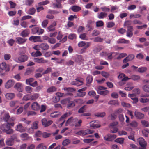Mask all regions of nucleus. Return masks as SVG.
I'll return each instance as SVG.
<instances>
[{
    "mask_svg": "<svg viewBox=\"0 0 149 149\" xmlns=\"http://www.w3.org/2000/svg\"><path fill=\"white\" fill-rule=\"evenodd\" d=\"M61 103L66 104L67 107L68 109L72 108L75 106V103L70 100V98H67L61 101Z\"/></svg>",
    "mask_w": 149,
    "mask_h": 149,
    "instance_id": "nucleus-1",
    "label": "nucleus"
},
{
    "mask_svg": "<svg viewBox=\"0 0 149 149\" xmlns=\"http://www.w3.org/2000/svg\"><path fill=\"white\" fill-rule=\"evenodd\" d=\"M94 132L93 130L87 129L85 130L79 131L77 132L76 134L78 135L81 136H85L90 134L93 133Z\"/></svg>",
    "mask_w": 149,
    "mask_h": 149,
    "instance_id": "nucleus-2",
    "label": "nucleus"
},
{
    "mask_svg": "<svg viewBox=\"0 0 149 149\" xmlns=\"http://www.w3.org/2000/svg\"><path fill=\"white\" fill-rule=\"evenodd\" d=\"M28 57L27 55H23L20 56L18 58H15V60L18 63L24 62L27 60Z\"/></svg>",
    "mask_w": 149,
    "mask_h": 149,
    "instance_id": "nucleus-3",
    "label": "nucleus"
},
{
    "mask_svg": "<svg viewBox=\"0 0 149 149\" xmlns=\"http://www.w3.org/2000/svg\"><path fill=\"white\" fill-rule=\"evenodd\" d=\"M78 121V119L77 118H73L72 117H71L68 119L66 123V125L67 126L68 125H75Z\"/></svg>",
    "mask_w": 149,
    "mask_h": 149,
    "instance_id": "nucleus-4",
    "label": "nucleus"
},
{
    "mask_svg": "<svg viewBox=\"0 0 149 149\" xmlns=\"http://www.w3.org/2000/svg\"><path fill=\"white\" fill-rule=\"evenodd\" d=\"M115 53L114 52H111L110 53H108L105 52H102L100 54V55L101 56H107L108 59L109 60H111L113 58V57L112 56V55ZM118 54L117 53H115L116 55H118Z\"/></svg>",
    "mask_w": 149,
    "mask_h": 149,
    "instance_id": "nucleus-5",
    "label": "nucleus"
},
{
    "mask_svg": "<svg viewBox=\"0 0 149 149\" xmlns=\"http://www.w3.org/2000/svg\"><path fill=\"white\" fill-rule=\"evenodd\" d=\"M40 96L39 93H34L32 95H29L27 96V97L26 99H25L26 100H33L37 99Z\"/></svg>",
    "mask_w": 149,
    "mask_h": 149,
    "instance_id": "nucleus-6",
    "label": "nucleus"
},
{
    "mask_svg": "<svg viewBox=\"0 0 149 149\" xmlns=\"http://www.w3.org/2000/svg\"><path fill=\"white\" fill-rule=\"evenodd\" d=\"M140 77L139 75H133L130 78H128L127 77H126L122 79V81H127L130 79H132L134 81H136L139 80Z\"/></svg>",
    "mask_w": 149,
    "mask_h": 149,
    "instance_id": "nucleus-7",
    "label": "nucleus"
},
{
    "mask_svg": "<svg viewBox=\"0 0 149 149\" xmlns=\"http://www.w3.org/2000/svg\"><path fill=\"white\" fill-rule=\"evenodd\" d=\"M86 89V88L85 87L82 88L78 90L77 91L78 93L77 94V96L80 97H83L85 96L86 94V93L84 91H85Z\"/></svg>",
    "mask_w": 149,
    "mask_h": 149,
    "instance_id": "nucleus-8",
    "label": "nucleus"
},
{
    "mask_svg": "<svg viewBox=\"0 0 149 149\" xmlns=\"http://www.w3.org/2000/svg\"><path fill=\"white\" fill-rule=\"evenodd\" d=\"M0 69L2 71L5 70L6 72L10 70L9 67L7 66L6 63L4 62H3L0 64Z\"/></svg>",
    "mask_w": 149,
    "mask_h": 149,
    "instance_id": "nucleus-9",
    "label": "nucleus"
},
{
    "mask_svg": "<svg viewBox=\"0 0 149 149\" xmlns=\"http://www.w3.org/2000/svg\"><path fill=\"white\" fill-rule=\"evenodd\" d=\"M133 28L132 26H127L126 36L128 37H131L133 36Z\"/></svg>",
    "mask_w": 149,
    "mask_h": 149,
    "instance_id": "nucleus-10",
    "label": "nucleus"
},
{
    "mask_svg": "<svg viewBox=\"0 0 149 149\" xmlns=\"http://www.w3.org/2000/svg\"><path fill=\"white\" fill-rule=\"evenodd\" d=\"M41 121L42 125L45 127L49 126L52 123V120L47 121L45 118L42 119Z\"/></svg>",
    "mask_w": 149,
    "mask_h": 149,
    "instance_id": "nucleus-11",
    "label": "nucleus"
},
{
    "mask_svg": "<svg viewBox=\"0 0 149 149\" xmlns=\"http://www.w3.org/2000/svg\"><path fill=\"white\" fill-rule=\"evenodd\" d=\"M14 88L19 92H22L23 91L22 84L19 82L16 83L14 86Z\"/></svg>",
    "mask_w": 149,
    "mask_h": 149,
    "instance_id": "nucleus-12",
    "label": "nucleus"
},
{
    "mask_svg": "<svg viewBox=\"0 0 149 149\" xmlns=\"http://www.w3.org/2000/svg\"><path fill=\"white\" fill-rule=\"evenodd\" d=\"M16 131L20 132H24L25 131L24 127L21 123H19L15 127Z\"/></svg>",
    "mask_w": 149,
    "mask_h": 149,
    "instance_id": "nucleus-13",
    "label": "nucleus"
},
{
    "mask_svg": "<svg viewBox=\"0 0 149 149\" xmlns=\"http://www.w3.org/2000/svg\"><path fill=\"white\" fill-rule=\"evenodd\" d=\"M14 83L15 82L13 80H9L5 84V87L7 89H9L13 86Z\"/></svg>",
    "mask_w": 149,
    "mask_h": 149,
    "instance_id": "nucleus-14",
    "label": "nucleus"
},
{
    "mask_svg": "<svg viewBox=\"0 0 149 149\" xmlns=\"http://www.w3.org/2000/svg\"><path fill=\"white\" fill-rule=\"evenodd\" d=\"M90 125L93 128H98L100 127V123L98 121H93L90 123Z\"/></svg>",
    "mask_w": 149,
    "mask_h": 149,
    "instance_id": "nucleus-15",
    "label": "nucleus"
},
{
    "mask_svg": "<svg viewBox=\"0 0 149 149\" xmlns=\"http://www.w3.org/2000/svg\"><path fill=\"white\" fill-rule=\"evenodd\" d=\"M34 61L39 63H46L48 62V61L45 60L43 58H35L34 59Z\"/></svg>",
    "mask_w": 149,
    "mask_h": 149,
    "instance_id": "nucleus-16",
    "label": "nucleus"
},
{
    "mask_svg": "<svg viewBox=\"0 0 149 149\" xmlns=\"http://www.w3.org/2000/svg\"><path fill=\"white\" fill-rule=\"evenodd\" d=\"M30 41H33L34 42H42L40 39V36H31L29 38Z\"/></svg>",
    "mask_w": 149,
    "mask_h": 149,
    "instance_id": "nucleus-17",
    "label": "nucleus"
},
{
    "mask_svg": "<svg viewBox=\"0 0 149 149\" xmlns=\"http://www.w3.org/2000/svg\"><path fill=\"white\" fill-rule=\"evenodd\" d=\"M16 42L19 44H22L26 41L27 39L21 37H17L16 38Z\"/></svg>",
    "mask_w": 149,
    "mask_h": 149,
    "instance_id": "nucleus-18",
    "label": "nucleus"
},
{
    "mask_svg": "<svg viewBox=\"0 0 149 149\" xmlns=\"http://www.w3.org/2000/svg\"><path fill=\"white\" fill-rule=\"evenodd\" d=\"M5 96L7 99L11 100L15 97V94L13 93H8L5 94Z\"/></svg>",
    "mask_w": 149,
    "mask_h": 149,
    "instance_id": "nucleus-19",
    "label": "nucleus"
},
{
    "mask_svg": "<svg viewBox=\"0 0 149 149\" xmlns=\"http://www.w3.org/2000/svg\"><path fill=\"white\" fill-rule=\"evenodd\" d=\"M56 25V22H53L52 24L49 27L47 28V29L48 30L49 32L55 30V26Z\"/></svg>",
    "mask_w": 149,
    "mask_h": 149,
    "instance_id": "nucleus-20",
    "label": "nucleus"
},
{
    "mask_svg": "<svg viewBox=\"0 0 149 149\" xmlns=\"http://www.w3.org/2000/svg\"><path fill=\"white\" fill-rule=\"evenodd\" d=\"M40 108V106L36 102H34L32 103L31 105L32 109L34 110H38Z\"/></svg>",
    "mask_w": 149,
    "mask_h": 149,
    "instance_id": "nucleus-21",
    "label": "nucleus"
},
{
    "mask_svg": "<svg viewBox=\"0 0 149 149\" xmlns=\"http://www.w3.org/2000/svg\"><path fill=\"white\" fill-rule=\"evenodd\" d=\"M40 48L43 50H47L49 48V46L46 43H43L40 44Z\"/></svg>",
    "mask_w": 149,
    "mask_h": 149,
    "instance_id": "nucleus-22",
    "label": "nucleus"
},
{
    "mask_svg": "<svg viewBox=\"0 0 149 149\" xmlns=\"http://www.w3.org/2000/svg\"><path fill=\"white\" fill-rule=\"evenodd\" d=\"M29 33L30 31L29 30L25 29L21 32L20 35L23 37H26L29 35Z\"/></svg>",
    "mask_w": 149,
    "mask_h": 149,
    "instance_id": "nucleus-23",
    "label": "nucleus"
},
{
    "mask_svg": "<svg viewBox=\"0 0 149 149\" xmlns=\"http://www.w3.org/2000/svg\"><path fill=\"white\" fill-rule=\"evenodd\" d=\"M31 56L33 57H37L39 56H41L42 53L40 51H37L36 52H33L31 53Z\"/></svg>",
    "mask_w": 149,
    "mask_h": 149,
    "instance_id": "nucleus-24",
    "label": "nucleus"
},
{
    "mask_svg": "<svg viewBox=\"0 0 149 149\" xmlns=\"http://www.w3.org/2000/svg\"><path fill=\"white\" fill-rule=\"evenodd\" d=\"M134 115L136 118L141 119L144 117V115L140 112L135 111L134 112Z\"/></svg>",
    "mask_w": 149,
    "mask_h": 149,
    "instance_id": "nucleus-25",
    "label": "nucleus"
},
{
    "mask_svg": "<svg viewBox=\"0 0 149 149\" xmlns=\"http://www.w3.org/2000/svg\"><path fill=\"white\" fill-rule=\"evenodd\" d=\"M75 60L76 62L78 63H80L81 62L83 61L82 56L79 55H76Z\"/></svg>",
    "mask_w": 149,
    "mask_h": 149,
    "instance_id": "nucleus-26",
    "label": "nucleus"
},
{
    "mask_svg": "<svg viewBox=\"0 0 149 149\" xmlns=\"http://www.w3.org/2000/svg\"><path fill=\"white\" fill-rule=\"evenodd\" d=\"M57 90V88L55 86H52L48 88L46 91L48 93H53L56 92Z\"/></svg>",
    "mask_w": 149,
    "mask_h": 149,
    "instance_id": "nucleus-27",
    "label": "nucleus"
},
{
    "mask_svg": "<svg viewBox=\"0 0 149 149\" xmlns=\"http://www.w3.org/2000/svg\"><path fill=\"white\" fill-rule=\"evenodd\" d=\"M107 13H106L102 12H101L98 14L97 17L100 19H104L107 17Z\"/></svg>",
    "mask_w": 149,
    "mask_h": 149,
    "instance_id": "nucleus-28",
    "label": "nucleus"
},
{
    "mask_svg": "<svg viewBox=\"0 0 149 149\" xmlns=\"http://www.w3.org/2000/svg\"><path fill=\"white\" fill-rule=\"evenodd\" d=\"M8 124H3L1 125L0 127V129L3 132H5L7 130L10 128L9 126H8Z\"/></svg>",
    "mask_w": 149,
    "mask_h": 149,
    "instance_id": "nucleus-29",
    "label": "nucleus"
},
{
    "mask_svg": "<svg viewBox=\"0 0 149 149\" xmlns=\"http://www.w3.org/2000/svg\"><path fill=\"white\" fill-rule=\"evenodd\" d=\"M14 143V140L12 138H8L6 139V143L7 145L12 146L13 144Z\"/></svg>",
    "mask_w": 149,
    "mask_h": 149,
    "instance_id": "nucleus-30",
    "label": "nucleus"
},
{
    "mask_svg": "<svg viewBox=\"0 0 149 149\" xmlns=\"http://www.w3.org/2000/svg\"><path fill=\"white\" fill-rule=\"evenodd\" d=\"M118 44L119 43H126L128 44L129 42V40H125L123 38H120L117 41Z\"/></svg>",
    "mask_w": 149,
    "mask_h": 149,
    "instance_id": "nucleus-31",
    "label": "nucleus"
},
{
    "mask_svg": "<svg viewBox=\"0 0 149 149\" xmlns=\"http://www.w3.org/2000/svg\"><path fill=\"white\" fill-rule=\"evenodd\" d=\"M19 104V102L18 100H13L11 101L9 103V105L11 107H13L15 105H18Z\"/></svg>",
    "mask_w": 149,
    "mask_h": 149,
    "instance_id": "nucleus-32",
    "label": "nucleus"
},
{
    "mask_svg": "<svg viewBox=\"0 0 149 149\" xmlns=\"http://www.w3.org/2000/svg\"><path fill=\"white\" fill-rule=\"evenodd\" d=\"M119 7L117 6H111L110 11L111 12H117L118 11Z\"/></svg>",
    "mask_w": 149,
    "mask_h": 149,
    "instance_id": "nucleus-33",
    "label": "nucleus"
},
{
    "mask_svg": "<svg viewBox=\"0 0 149 149\" xmlns=\"http://www.w3.org/2000/svg\"><path fill=\"white\" fill-rule=\"evenodd\" d=\"M108 104L109 105H118L119 103L118 100H112L109 101Z\"/></svg>",
    "mask_w": 149,
    "mask_h": 149,
    "instance_id": "nucleus-34",
    "label": "nucleus"
},
{
    "mask_svg": "<svg viewBox=\"0 0 149 149\" xmlns=\"http://www.w3.org/2000/svg\"><path fill=\"white\" fill-rule=\"evenodd\" d=\"M75 80L79 83V85H78L77 86L82 85L84 84V80L83 78H77L75 79Z\"/></svg>",
    "mask_w": 149,
    "mask_h": 149,
    "instance_id": "nucleus-35",
    "label": "nucleus"
},
{
    "mask_svg": "<svg viewBox=\"0 0 149 149\" xmlns=\"http://www.w3.org/2000/svg\"><path fill=\"white\" fill-rule=\"evenodd\" d=\"M61 115L59 112L56 111L51 113L50 116L52 118H56Z\"/></svg>",
    "mask_w": 149,
    "mask_h": 149,
    "instance_id": "nucleus-36",
    "label": "nucleus"
},
{
    "mask_svg": "<svg viewBox=\"0 0 149 149\" xmlns=\"http://www.w3.org/2000/svg\"><path fill=\"white\" fill-rule=\"evenodd\" d=\"M109 91L108 90L102 91H98V93L100 95L105 96L109 93Z\"/></svg>",
    "mask_w": 149,
    "mask_h": 149,
    "instance_id": "nucleus-37",
    "label": "nucleus"
},
{
    "mask_svg": "<svg viewBox=\"0 0 149 149\" xmlns=\"http://www.w3.org/2000/svg\"><path fill=\"white\" fill-rule=\"evenodd\" d=\"M115 25L113 22H109L106 23V26L108 28H111L113 27Z\"/></svg>",
    "mask_w": 149,
    "mask_h": 149,
    "instance_id": "nucleus-38",
    "label": "nucleus"
},
{
    "mask_svg": "<svg viewBox=\"0 0 149 149\" xmlns=\"http://www.w3.org/2000/svg\"><path fill=\"white\" fill-rule=\"evenodd\" d=\"M47 147L42 143L39 144L36 147V149H46Z\"/></svg>",
    "mask_w": 149,
    "mask_h": 149,
    "instance_id": "nucleus-39",
    "label": "nucleus"
},
{
    "mask_svg": "<svg viewBox=\"0 0 149 149\" xmlns=\"http://www.w3.org/2000/svg\"><path fill=\"white\" fill-rule=\"evenodd\" d=\"M124 139L123 138H119L116 139L115 141V142L120 144H122L124 141Z\"/></svg>",
    "mask_w": 149,
    "mask_h": 149,
    "instance_id": "nucleus-40",
    "label": "nucleus"
},
{
    "mask_svg": "<svg viewBox=\"0 0 149 149\" xmlns=\"http://www.w3.org/2000/svg\"><path fill=\"white\" fill-rule=\"evenodd\" d=\"M141 15L139 14H134L132 13H131L130 14V19L132 18H138L140 17Z\"/></svg>",
    "mask_w": 149,
    "mask_h": 149,
    "instance_id": "nucleus-41",
    "label": "nucleus"
},
{
    "mask_svg": "<svg viewBox=\"0 0 149 149\" xmlns=\"http://www.w3.org/2000/svg\"><path fill=\"white\" fill-rule=\"evenodd\" d=\"M71 9L73 11L76 12L80 10L81 9V8L79 6H72Z\"/></svg>",
    "mask_w": 149,
    "mask_h": 149,
    "instance_id": "nucleus-42",
    "label": "nucleus"
},
{
    "mask_svg": "<svg viewBox=\"0 0 149 149\" xmlns=\"http://www.w3.org/2000/svg\"><path fill=\"white\" fill-rule=\"evenodd\" d=\"M147 69L146 67H142L139 68L138 69V71L140 73H143L147 70Z\"/></svg>",
    "mask_w": 149,
    "mask_h": 149,
    "instance_id": "nucleus-43",
    "label": "nucleus"
},
{
    "mask_svg": "<svg viewBox=\"0 0 149 149\" xmlns=\"http://www.w3.org/2000/svg\"><path fill=\"white\" fill-rule=\"evenodd\" d=\"M86 35L85 33L81 34L80 35L79 37L83 40H88V38L86 36Z\"/></svg>",
    "mask_w": 149,
    "mask_h": 149,
    "instance_id": "nucleus-44",
    "label": "nucleus"
},
{
    "mask_svg": "<svg viewBox=\"0 0 149 149\" xmlns=\"http://www.w3.org/2000/svg\"><path fill=\"white\" fill-rule=\"evenodd\" d=\"M103 41V39L99 36L97 37L94 38L93 41L96 42H102Z\"/></svg>",
    "mask_w": 149,
    "mask_h": 149,
    "instance_id": "nucleus-45",
    "label": "nucleus"
},
{
    "mask_svg": "<svg viewBox=\"0 0 149 149\" xmlns=\"http://www.w3.org/2000/svg\"><path fill=\"white\" fill-rule=\"evenodd\" d=\"M9 114L8 113H6L4 114L3 117V120L6 122H7L10 118Z\"/></svg>",
    "mask_w": 149,
    "mask_h": 149,
    "instance_id": "nucleus-46",
    "label": "nucleus"
},
{
    "mask_svg": "<svg viewBox=\"0 0 149 149\" xmlns=\"http://www.w3.org/2000/svg\"><path fill=\"white\" fill-rule=\"evenodd\" d=\"M38 123V121H34L31 127L34 129L36 130L37 129Z\"/></svg>",
    "mask_w": 149,
    "mask_h": 149,
    "instance_id": "nucleus-47",
    "label": "nucleus"
},
{
    "mask_svg": "<svg viewBox=\"0 0 149 149\" xmlns=\"http://www.w3.org/2000/svg\"><path fill=\"white\" fill-rule=\"evenodd\" d=\"M93 80V77L91 75H88L86 78V81L88 84L91 83Z\"/></svg>",
    "mask_w": 149,
    "mask_h": 149,
    "instance_id": "nucleus-48",
    "label": "nucleus"
},
{
    "mask_svg": "<svg viewBox=\"0 0 149 149\" xmlns=\"http://www.w3.org/2000/svg\"><path fill=\"white\" fill-rule=\"evenodd\" d=\"M36 11L35 9L33 8H30L28 11L27 13L30 15L34 14Z\"/></svg>",
    "mask_w": 149,
    "mask_h": 149,
    "instance_id": "nucleus-49",
    "label": "nucleus"
},
{
    "mask_svg": "<svg viewBox=\"0 0 149 149\" xmlns=\"http://www.w3.org/2000/svg\"><path fill=\"white\" fill-rule=\"evenodd\" d=\"M140 102L143 103H147L149 102V99L141 98L139 99Z\"/></svg>",
    "mask_w": 149,
    "mask_h": 149,
    "instance_id": "nucleus-50",
    "label": "nucleus"
},
{
    "mask_svg": "<svg viewBox=\"0 0 149 149\" xmlns=\"http://www.w3.org/2000/svg\"><path fill=\"white\" fill-rule=\"evenodd\" d=\"M102 49L101 46H98L95 47L93 51L95 53H97L99 52Z\"/></svg>",
    "mask_w": 149,
    "mask_h": 149,
    "instance_id": "nucleus-51",
    "label": "nucleus"
},
{
    "mask_svg": "<svg viewBox=\"0 0 149 149\" xmlns=\"http://www.w3.org/2000/svg\"><path fill=\"white\" fill-rule=\"evenodd\" d=\"M34 80V79L33 78L26 79V83L27 84L30 85L32 83H31Z\"/></svg>",
    "mask_w": 149,
    "mask_h": 149,
    "instance_id": "nucleus-52",
    "label": "nucleus"
},
{
    "mask_svg": "<svg viewBox=\"0 0 149 149\" xmlns=\"http://www.w3.org/2000/svg\"><path fill=\"white\" fill-rule=\"evenodd\" d=\"M25 89L27 93H30L32 92L33 88L30 86H27L25 87Z\"/></svg>",
    "mask_w": 149,
    "mask_h": 149,
    "instance_id": "nucleus-53",
    "label": "nucleus"
},
{
    "mask_svg": "<svg viewBox=\"0 0 149 149\" xmlns=\"http://www.w3.org/2000/svg\"><path fill=\"white\" fill-rule=\"evenodd\" d=\"M70 115V112L66 113L65 114L63 115L59 119V120L61 121L63 119H64L66 117Z\"/></svg>",
    "mask_w": 149,
    "mask_h": 149,
    "instance_id": "nucleus-54",
    "label": "nucleus"
},
{
    "mask_svg": "<svg viewBox=\"0 0 149 149\" xmlns=\"http://www.w3.org/2000/svg\"><path fill=\"white\" fill-rule=\"evenodd\" d=\"M48 23V21L47 19L44 20L42 23V26L43 28H45Z\"/></svg>",
    "mask_w": 149,
    "mask_h": 149,
    "instance_id": "nucleus-55",
    "label": "nucleus"
},
{
    "mask_svg": "<svg viewBox=\"0 0 149 149\" xmlns=\"http://www.w3.org/2000/svg\"><path fill=\"white\" fill-rule=\"evenodd\" d=\"M70 143V141L68 139H66L63 140L62 144L64 146H66L69 144Z\"/></svg>",
    "mask_w": 149,
    "mask_h": 149,
    "instance_id": "nucleus-56",
    "label": "nucleus"
},
{
    "mask_svg": "<svg viewBox=\"0 0 149 149\" xmlns=\"http://www.w3.org/2000/svg\"><path fill=\"white\" fill-rule=\"evenodd\" d=\"M143 91L149 93V85H145L143 87Z\"/></svg>",
    "mask_w": 149,
    "mask_h": 149,
    "instance_id": "nucleus-57",
    "label": "nucleus"
},
{
    "mask_svg": "<svg viewBox=\"0 0 149 149\" xmlns=\"http://www.w3.org/2000/svg\"><path fill=\"white\" fill-rule=\"evenodd\" d=\"M143 126L147 127H149V122L145 120H143L141 121Z\"/></svg>",
    "mask_w": 149,
    "mask_h": 149,
    "instance_id": "nucleus-58",
    "label": "nucleus"
},
{
    "mask_svg": "<svg viewBox=\"0 0 149 149\" xmlns=\"http://www.w3.org/2000/svg\"><path fill=\"white\" fill-rule=\"evenodd\" d=\"M101 9L102 11L105 13L106 12H109L110 10L109 8L106 6L102 7L101 8Z\"/></svg>",
    "mask_w": 149,
    "mask_h": 149,
    "instance_id": "nucleus-59",
    "label": "nucleus"
},
{
    "mask_svg": "<svg viewBox=\"0 0 149 149\" xmlns=\"http://www.w3.org/2000/svg\"><path fill=\"white\" fill-rule=\"evenodd\" d=\"M96 25L98 27L102 26L104 25V23L102 21H99L96 22Z\"/></svg>",
    "mask_w": 149,
    "mask_h": 149,
    "instance_id": "nucleus-60",
    "label": "nucleus"
},
{
    "mask_svg": "<svg viewBox=\"0 0 149 149\" xmlns=\"http://www.w3.org/2000/svg\"><path fill=\"white\" fill-rule=\"evenodd\" d=\"M28 22L25 21H23L20 23L21 26L24 28H26L28 26Z\"/></svg>",
    "mask_w": 149,
    "mask_h": 149,
    "instance_id": "nucleus-61",
    "label": "nucleus"
},
{
    "mask_svg": "<svg viewBox=\"0 0 149 149\" xmlns=\"http://www.w3.org/2000/svg\"><path fill=\"white\" fill-rule=\"evenodd\" d=\"M52 68L51 67H48L47 68L45 71L42 73V74H45L52 72Z\"/></svg>",
    "mask_w": 149,
    "mask_h": 149,
    "instance_id": "nucleus-62",
    "label": "nucleus"
},
{
    "mask_svg": "<svg viewBox=\"0 0 149 149\" xmlns=\"http://www.w3.org/2000/svg\"><path fill=\"white\" fill-rule=\"evenodd\" d=\"M127 56V54L125 53H122L119 54V56L116 59H120L121 58H123Z\"/></svg>",
    "mask_w": 149,
    "mask_h": 149,
    "instance_id": "nucleus-63",
    "label": "nucleus"
},
{
    "mask_svg": "<svg viewBox=\"0 0 149 149\" xmlns=\"http://www.w3.org/2000/svg\"><path fill=\"white\" fill-rule=\"evenodd\" d=\"M4 57L5 60H9L11 58V55L9 54H6L4 55Z\"/></svg>",
    "mask_w": 149,
    "mask_h": 149,
    "instance_id": "nucleus-64",
    "label": "nucleus"
}]
</instances>
